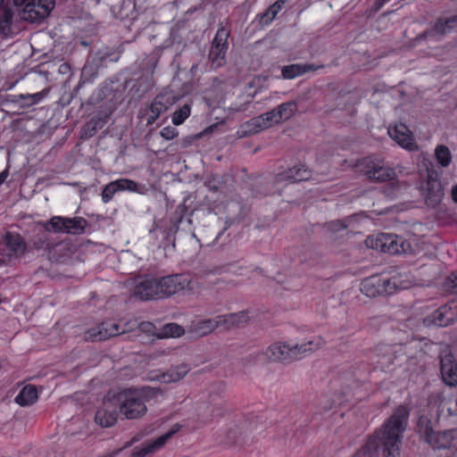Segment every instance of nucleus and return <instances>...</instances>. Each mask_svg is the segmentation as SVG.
<instances>
[{
	"instance_id": "1",
	"label": "nucleus",
	"mask_w": 457,
	"mask_h": 457,
	"mask_svg": "<svg viewBox=\"0 0 457 457\" xmlns=\"http://www.w3.org/2000/svg\"><path fill=\"white\" fill-rule=\"evenodd\" d=\"M409 415L410 410L404 405H399L353 457H378L379 454L381 457H400Z\"/></svg>"
},
{
	"instance_id": "2",
	"label": "nucleus",
	"mask_w": 457,
	"mask_h": 457,
	"mask_svg": "<svg viewBox=\"0 0 457 457\" xmlns=\"http://www.w3.org/2000/svg\"><path fill=\"white\" fill-rule=\"evenodd\" d=\"M157 392L153 387L126 388L120 391L114 395L120 413L128 420L140 419L147 411L145 403Z\"/></svg>"
},
{
	"instance_id": "3",
	"label": "nucleus",
	"mask_w": 457,
	"mask_h": 457,
	"mask_svg": "<svg viewBox=\"0 0 457 457\" xmlns=\"http://www.w3.org/2000/svg\"><path fill=\"white\" fill-rule=\"evenodd\" d=\"M321 345L322 340L320 338H315L293 345L277 342L267 347L264 355L272 361L292 362L306 357L320 349Z\"/></svg>"
},
{
	"instance_id": "4",
	"label": "nucleus",
	"mask_w": 457,
	"mask_h": 457,
	"mask_svg": "<svg viewBox=\"0 0 457 457\" xmlns=\"http://www.w3.org/2000/svg\"><path fill=\"white\" fill-rule=\"evenodd\" d=\"M414 241L406 240L397 235L382 233L375 238L369 237L366 243L368 246L382 253L417 254L420 249L418 244Z\"/></svg>"
},
{
	"instance_id": "5",
	"label": "nucleus",
	"mask_w": 457,
	"mask_h": 457,
	"mask_svg": "<svg viewBox=\"0 0 457 457\" xmlns=\"http://www.w3.org/2000/svg\"><path fill=\"white\" fill-rule=\"evenodd\" d=\"M418 432L434 450L450 449L454 440L455 430L435 431L431 420L420 416L417 422Z\"/></svg>"
},
{
	"instance_id": "6",
	"label": "nucleus",
	"mask_w": 457,
	"mask_h": 457,
	"mask_svg": "<svg viewBox=\"0 0 457 457\" xmlns=\"http://www.w3.org/2000/svg\"><path fill=\"white\" fill-rule=\"evenodd\" d=\"M26 250L27 244L21 235L7 232L0 240V266L21 258Z\"/></svg>"
},
{
	"instance_id": "7",
	"label": "nucleus",
	"mask_w": 457,
	"mask_h": 457,
	"mask_svg": "<svg viewBox=\"0 0 457 457\" xmlns=\"http://www.w3.org/2000/svg\"><path fill=\"white\" fill-rule=\"evenodd\" d=\"M137 320H129L125 323L120 330V325L112 320H104L101 324L91 328L85 333V339L87 341H103L112 337L124 334L137 328Z\"/></svg>"
},
{
	"instance_id": "8",
	"label": "nucleus",
	"mask_w": 457,
	"mask_h": 457,
	"mask_svg": "<svg viewBox=\"0 0 457 457\" xmlns=\"http://www.w3.org/2000/svg\"><path fill=\"white\" fill-rule=\"evenodd\" d=\"M16 6H21V18L31 22L47 17L54 7V0H13Z\"/></svg>"
},
{
	"instance_id": "9",
	"label": "nucleus",
	"mask_w": 457,
	"mask_h": 457,
	"mask_svg": "<svg viewBox=\"0 0 457 457\" xmlns=\"http://www.w3.org/2000/svg\"><path fill=\"white\" fill-rule=\"evenodd\" d=\"M87 221L82 217L65 218L53 217L46 225V229L54 232L80 235L85 232Z\"/></svg>"
},
{
	"instance_id": "10",
	"label": "nucleus",
	"mask_w": 457,
	"mask_h": 457,
	"mask_svg": "<svg viewBox=\"0 0 457 457\" xmlns=\"http://www.w3.org/2000/svg\"><path fill=\"white\" fill-rule=\"evenodd\" d=\"M230 31L221 26L218 29L212 40L209 52V60L214 69L221 67L225 63V55L228 49V38Z\"/></svg>"
},
{
	"instance_id": "11",
	"label": "nucleus",
	"mask_w": 457,
	"mask_h": 457,
	"mask_svg": "<svg viewBox=\"0 0 457 457\" xmlns=\"http://www.w3.org/2000/svg\"><path fill=\"white\" fill-rule=\"evenodd\" d=\"M420 189L427 205L435 207L440 203L443 189L436 171L428 170L427 179L421 182Z\"/></svg>"
},
{
	"instance_id": "12",
	"label": "nucleus",
	"mask_w": 457,
	"mask_h": 457,
	"mask_svg": "<svg viewBox=\"0 0 457 457\" xmlns=\"http://www.w3.org/2000/svg\"><path fill=\"white\" fill-rule=\"evenodd\" d=\"M364 174L373 182H386L393 180L395 177V171L393 168L384 164L383 160L369 159L364 165Z\"/></svg>"
},
{
	"instance_id": "13",
	"label": "nucleus",
	"mask_w": 457,
	"mask_h": 457,
	"mask_svg": "<svg viewBox=\"0 0 457 457\" xmlns=\"http://www.w3.org/2000/svg\"><path fill=\"white\" fill-rule=\"evenodd\" d=\"M395 287V278H381L378 276H372L362 280L361 291L370 297H375L381 294H391L392 287Z\"/></svg>"
},
{
	"instance_id": "14",
	"label": "nucleus",
	"mask_w": 457,
	"mask_h": 457,
	"mask_svg": "<svg viewBox=\"0 0 457 457\" xmlns=\"http://www.w3.org/2000/svg\"><path fill=\"white\" fill-rule=\"evenodd\" d=\"M158 297L170 296L185 289L189 285V280L185 275L176 274L157 278Z\"/></svg>"
},
{
	"instance_id": "15",
	"label": "nucleus",
	"mask_w": 457,
	"mask_h": 457,
	"mask_svg": "<svg viewBox=\"0 0 457 457\" xmlns=\"http://www.w3.org/2000/svg\"><path fill=\"white\" fill-rule=\"evenodd\" d=\"M132 295L142 301L158 299V284L156 278H136L132 282Z\"/></svg>"
},
{
	"instance_id": "16",
	"label": "nucleus",
	"mask_w": 457,
	"mask_h": 457,
	"mask_svg": "<svg viewBox=\"0 0 457 457\" xmlns=\"http://www.w3.org/2000/svg\"><path fill=\"white\" fill-rule=\"evenodd\" d=\"M119 412L115 396L107 397L104 400L103 406L96 413V422L104 428L111 427L116 422Z\"/></svg>"
},
{
	"instance_id": "17",
	"label": "nucleus",
	"mask_w": 457,
	"mask_h": 457,
	"mask_svg": "<svg viewBox=\"0 0 457 457\" xmlns=\"http://www.w3.org/2000/svg\"><path fill=\"white\" fill-rule=\"evenodd\" d=\"M179 227L173 223L169 228H162L155 225L151 230L150 235L155 239V245L162 247L165 251L174 250L175 248V234Z\"/></svg>"
},
{
	"instance_id": "18",
	"label": "nucleus",
	"mask_w": 457,
	"mask_h": 457,
	"mask_svg": "<svg viewBox=\"0 0 457 457\" xmlns=\"http://www.w3.org/2000/svg\"><path fill=\"white\" fill-rule=\"evenodd\" d=\"M440 371L443 381L450 386L457 385V362L448 350L443 351L439 355Z\"/></svg>"
},
{
	"instance_id": "19",
	"label": "nucleus",
	"mask_w": 457,
	"mask_h": 457,
	"mask_svg": "<svg viewBox=\"0 0 457 457\" xmlns=\"http://www.w3.org/2000/svg\"><path fill=\"white\" fill-rule=\"evenodd\" d=\"M455 320V312L452 307L443 305L423 319V324L427 327H446Z\"/></svg>"
},
{
	"instance_id": "20",
	"label": "nucleus",
	"mask_w": 457,
	"mask_h": 457,
	"mask_svg": "<svg viewBox=\"0 0 457 457\" xmlns=\"http://www.w3.org/2000/svg\"><path fill=\"white\" fill-rule=\"evenodd\" d=\"M388 135L394 141L397 142L399 145L405 149L413 150L416 147V144L410 130L403 123L389 127Z\"/></svg>"
},
{
	"instance_id": "21",
	"label": "nucleus",
	"mask_w": 457,
	"mask_h": 457,
	"mask_svg": "<svg viewBox=\"0 0 457 457\" xmlns=\"http://www.w3.org/2000/svg\"><path fill=\"white\" fill-rule=\"evenodd\" d=\"M137 189V184L128 179H120L107 184L102 191V200L104 203L110 202L114 194L118 191L129 190L136 191Z\"/></svg>"
},
{
	"instance_id": "22",
	"label": "nucleus",
	"mask_w": 457,
	"mask_h": 457,
	"mask_svg": "<svg viewBox=\"0 0 457 457\" xmlns=\"http://www.w3.org/2000/svg\"><path fill=\"white\" fill-rule=\"evenodd\" d=\"M180 429V425L175 424L167 433L157 437L153 443L148 444L146 446L134 450L132 455L134 457H145L149 453H154L166 444Z\"/></svg>"
},
{
	"instance_id": "23",
	"label": "nucleus",
	"mask_w": 457,
	"mask_h": 457,
	"mask_svg": "<svg viewBox=\"0 0 457 457\" xmlns=\"http://www.w3.org/2000/svg\"><path fill=\"white\" fill-rule=\"evenodd\" d=\"M223 401L212 399L210 403H203L197 407V413L203 421L207 422L214 418L221 417L223 414Z\"/></svg>"
},
{
	"instance_id": "24",
	"label": "nucleus",
	"mask_w": 457,
	"mask_h": 457,
	"mask_svg": "<svg viewBox=\"0 0 457 457\" xmlns=\"http://www.w3.org/2000/svg\"><path fill=\"white\" fill-rule=\"evenodd\" d=\"M217 328V323L213 319H196L187 326V332L194 337H201L211 334Z\"/></svg>"
},
{
	"instance_id": "25",
	"label": "nucleus",
	"mask_w": 457,
	"mask_h": 457,
	"mask_svg": "<svg viewBox=\"0 0 457 457\" xmlns=\"http://www.w3.org/2000/svg\"><path fill=\"white\" fill-rule=\"evenodd\" d=\"M311 177V171L304 165H296L287 170L278 174L277 179L279 182H300L308 180Z\"/></svg>"
},
{
	"instance_id": "26",
	"label": "nucleus",
	"mask_w": 457,
	"mask_h": 457,
	"mask_svg": "<svg viewBox=\"0 0 457 457\" xmlns=\"http://www.w3.org/2000/svg\"><path fill=\"white\" fill-rule=\"evenodd\" d=\"M320 68H323V65L316 66L309 63H295L283 66L281 73L285 79H293L309 71H317Z\"/></svg>"
},
{
	"instance_id": "27",
	"label": "nucleus",
	"mask_w": 457,
	"mask_h": 457,
	"mask_svg": "<svg viewBox=\"0 0 457 457\" xmlns=\"http://www.w3.org/2000/svg\"><path fill=\"white\" fill-rule=\"evenodd\" d=\"M13 12L5 4V0L0 1V36L7 37L12 31Z\"/></svg>"
},
{
	"instance_id": "28",
	"label": "nucleus",
	"mask_w": 457,
	"mask_h": 457,
	"mask_svg": "<svg viewBox=\"0 0 457 457\" xmlns=\"http://www.w3.org/2000/svg\"><path fill=\"white\" fill-rule=\"evenodd\" d=\"M48 93L47 89L35 94H20L13 96L12 103L19 105L21 108H29L39 103Z\"/></svg>"
},
{
	"instance_id": "29",
	"label": "nucleus",
	"mask_w": 457,
	"mask_h": 457,
	"mask_svg": "<svg viewBox=\"0 0 457 457\" xmlns=\"http://www.w3.org/2000/svg\"><path fill=\"white\" fill-rule=\"evenodd\" d=\"M110 113L100 112L92 117L84 126L83 131L86 137H93L98 129H101L108 121Z\"/></svg>"
},
{
	"instance_id": "30",
	"label": "nucleus",
	"mask_w": 457,
	"mask_h": 457,
	"mask_svg": "<svg viewBox=\"0 0 457 457\" xmlns=\"http://www.w3.org/2000/svg\"><path fill=\"white\" fill-rule=\"evenodd\" d=\"M189 367L186 363H181L176 367L170 368L166 372H163L159 377V379L163 383H173L182 379L189 371Z\"/></svg>"
},
{
	"instance_id": "31",
	"label": "nucleus",
	"mask_w": 457,
	"mask_h": 457,
	"mask_svg": "<svg viewBox=\"0 0 457 457\" xmlns=\"http://www.w3.org/2000/svg\"><path fill=\"white\" fill-rule=\"evenodd\" d=\"M37 399V391L34 386L28 385L22 387L15 397V403L21 406H28L34 403Z\"/></svg>"
},
{
	"instance_id": "32",
	"label": "nucleus",
	"mask_w": 457,
	"mask_h": 457,
	"mask_svg": "<svg viewBox=\"0 0 457 457\" xmlns=\"http://www.w3.org/2000/svg\"><path fill=\"white\" fill-rule=\"evenodd\" d=\"M457 29V15L448 18H439L435 23L432 32L445 35Z\"/></svg>"
},
{
	"instance_id": "33",
	"label": "nucleus",
	"mask_w": 457,
	"mask_h": 457,
	"mask_svg": "<svg viewBox=\"0 0 457 457\" xmlns=\"http://www.w3.org/2000/svg\"><path fill=\"white\" fill-rule=\"evenodd\" d=\"M183 327L177 323H167L159 328L156 332V337L159 339L169 337H179L185 334Z\"/></svg>"
},
{
	"instance_id": "34",
	"label": "nucleus",
	"mask_w": 457,
	"mask_h": 457,
	"mask_svg": "<svg viewBox=\"0 0 457 457\" xmlns=\"http://www.w3.org/2000/svg\"><path fill=\"white\" fill-rule=\"evenodd\" d=\"M262 130H264L262 129V126L258 119V117H254L250 119L249 120L244 122L239 129L237 130V134L238 137H246L252 135H254Z\"/></svg>"
},
{
	"instance_id": "35",
	"label": "nucleus",
	"mask_w": 457,
	"mask_h": 457,
	"mask_svg": "<svg viewBox=\"0 0 457 457\" xmlns=\"http://www.w3.org/2000/svg\"><path fill=\"white\" fill-rule=\"evenodd\" d=\"M285 0H278L269 9L260 15L259 22L262 26L269 25L277 16L278 12L281 10Z\"/></svg>"
},
{
	"instance_id": "36",
	"label": "nucleus",
	"mask_w": 457,
	"mask_h": 457,
	"mask_svg": "<svg viewBox=\"0 0 457 457\" xmlns=\"http://www.w3.org/2000/svg\"><path fill=\"white\" fill-rule=\"evenodd\" d=\"M164 96H156L150 106V115L147 118V124L154 123L161 115L162 112L167 109L164 106Z\"/></svg>"
},
{
	"instance_id": "37",
	"label": "nucleus",
	"mask_w": 457,
	"mask_h": 457,
	"mask_svg": "<svg viewBox=\"0 0 457 457\" xmlns=\"http://www.w3.org/2000/svg\"><path fill=\"white\" fill-rule=\"evenodd\" d=\"M278 113V116L282 120H289L297 111V104L294 101L286 102L279 104L277 108H275Z\"/></svg>"
},
{
	"instance_id": "38",
	"label": "nucleus",
	"mask_w": 457,
	"mask_h": 457,
	"mask_svg": "<svg viewBox=\"0 0 457 457\" xmlns=\"http://www.w3.org/2000/svg\"><path fill=\"white\" fill-rule=\"evenodd\" d=\"M263 129H267L275 124H278L280 120L278 116L276 109H272L270 112H264L257 116Z\"/></svg>"
},
{
	"instance_id": "39",
	"label": "nucleus",
	"mask_w": 457,
	"mask_h": 457,
	"mask_svg": "<svg viewBox=\"0 0 457 457\" xmlns=\"http://www.w3.org/2000/svg\"><path fill=\"white\" fill-rule=\"evenodd\" d=\"M435 155L438 162L443 166L446 167L451 162V153L449 149L445 145H438L435 150Z\"/></svg>"
},
{
	"instance_id": "40",
	"label": "nucleus",
	"mask_w": 457,
	"mask_h": 457,
	"mask_svg": "<svg viewBox=\"0 0 457 457\" xmlns=\"http://www.w3.org/2000/svg\"><path fill=\"white\" fill-rule=\"evenodd\" d=\"M190 105L186 104L179 110H177L172 115V123L174 125L182 124L185 120L190 115Z\"/></svg>"
},
{
	"instance_id": "41",
	"label": "nucleus",
	"mask_w": 457,
	"mask_h": 457,
	"mask_svg": "<svg viewBox=\"0 0 457 457\" xmlns=\"http://www.w3.org/2000/svg\"><path fill=\"white\" fill-rule=\"evenodd\" d=\"M234 328H238L245 326L250 320L247 312H238L231 313Z\"/></svg>"
},
{
	"instance_id": "42",
	"label": "nucleus",
	"mask_w": 457,
	"mask_h": 457,
	"mask_svg": "<svg viewBox=\"0 0 457 457\" xmlns=\"http://www.w3.org/2000/svg\"><path fill=\"white\" fill-rule=\"evenodd\" d=\"M214 320L217 323V328H223L227 330L234 328L231 313L218 315Z\"/></svg>"
},
{
	"instance_id": "43",
	"label": "nucleus",
	"mask_w": 457,
	"mask_h": 457,
	"mask_svg": "<svg viewBox=\"0 0 457 457\" xmlns=\"http://www.w3.org/2000/svg\"><path fill=\"white\" fill-rule=\"evenodd\" d=\"M137 328L142 332L146 333V334H151L156 337V332L158 329L155 328V326L152 322H150V321L139 322V323H137Z\"/></svg>"
},
{
	"instance_id": "44",
	"label": "nucleus",
	"mask_w": 457,
	"mask_h": 457,
	"mask_svg": "<svg viewBox=\"0 0 457 457\" xmlns=\"http://www.w3.org/2000/svg\"><path fill=\"white\" fill-rule=\"evenodd\" d=\"M158 96H164L163 102H164V106L166 107L167 110L170 106L173 105L179 99V96L173 95L171 92H169V91L160 93Z\"/></svg>"
},
{
	"instance_id": "45",
	"label": "nucleus",
	"mask_w": 457,
	"mask_h": 457,
	"mask_svg": "<svg viewBox=\"0 0 457 457\" xmlns=\"http://www.w3.org/2000/svg\"><path fill=\"white\" fill-rule=\"evenodd\" d=\"M160 134L163 138L170 140L175 138L179 133L175 128L167 126L161 130Z\"/></svg>"
},
{
	"instance_id": "46",
	"label": "nucleus",
	"mask_w": 457,
	"mask_h": 457,
	"mask_svg": "<svg viewBox=\"0 0 457 457\" xmlns=\"http://www.w3.org/2000/svg\"><path fill=\"white\" fill-rule=\"evenodd\" d=\"M186 212H187V206H186V203L184 202L177 206L176 211H175L176 220L172 221V224L176 223L177 227H178L179 223L181 222L183 216L185 215Z\"/></svg>"
},
{
	"instance_id": "47",
	"label": "nucleus",
	"mask_w": 457,
	"mask_h": 457,
	"mask_svg": "<svg viewBox=\"0 0 457 457\" xmlns=\"http://www.w3.org/2000/svg\"><path fill=\"white\" fill-rule=\"evenodd\" d=\"M218 178L217 177H213L212 180H209L208 181V187L210 188V190L213 191V192H217L220 189V187L218 185Z\"/></svg>"
},
{
	"instance_id": "48",
	"label": "nucleus",
	"mask_w": 457,
	"mask_h": 457,
	"mask_svg": "<svg viewBox=\"0 0 457 457\" xmlns=\"http://www.w3.org/2000/svg\"><path fill=\"white\" fill-rule=\"evenodd\" d=\"M449 281L453 293L457 294V272L452 274V277L449 278Z\"/></svg>"
},
{
	"instance_id": "49",
	"label": "nucleus",
	"mask_w": 457,
	"mask_h": 457,
	"mask_svg": "<svg viewBox=\"0 0 457 457\" xmlns=\"http://www.w3.org/2000/svg\"><path fill=\"white\" fill-rule=\"evenodd\" d=\"M389 0H375L373 4V9L375 12H378L379 9L383 7V5L388 2Z\"/></svg>"
},
{
	"instance_id": "50",
	"label": "nucleus",
	"mask_w": 457,
	"mask_h": 457,
	"mask_svg": "<svg viewBox=\"0 0 457 457\" xmlns=\"http://www.w3.org/2000/svg\"><path fill=\"white\" fill-rule=\"evenodd\" d=\"M236 430L237 428H234V429H230L228 431V440L231 442V443H237L238 442V439L237 437L236 436Z\"/></svg>"
},
{
	"instance_id": "51",
	"label": "nucleus",
	"mask_w": 457,
	"mask_h": 457,
	"mask_svg": "<svg viewBox=\"0 0 457 457\" xmlns=\"http://www.w3.org/2000/svg\"><path fill=\"white\" fill-rule=\"evenodd\" d=\"M121 451V449H118V450H114V451H112L110 453H106L99 457H114L116 456Z\"/></svg>"
},
{
	"instance_id": "52",
	"label": "nucleus",
	"mask_w": 457,
	"mask_h": 457,
	"mask_svg": "<svg viewBox=\"0 0 457 457\" xmlns=\"http://www.w3.org/2000/svg\"><path fill=\"white\" fill-rule=\"evenodd\" d=\"M8 174H9V173H8V170H4L3 172H1V173H0V185H1L2 183H4V181L5 180V179H6V178H7V176H8Z\"/></svg>"
},
{
	"instance_id": "53",
	"label": "nucleus",
	"mask_w": 457,
	"mask_h": 457,
	"mask_svg": "<svg viewBox=\"0 0 457 457\" xmlns=\"http://www.w3.org/2000/svg\"><path fill=\"white\" fill-rule=\"evenodd\" d=\"M452 197H453V200L455 203H457V185L455 187H453L452 189Z\"/></svg>"
},
{
	"instance_id": "54",
	"label": "nucleus",
	"mask_w": 457,
	"mask_h": 457,
	"mask_svg": "<svg viewBox=\"0 0 457 457\" xmlns=\"http://www.w3.org/2000/svg\"><path fill=\"white\" fill-rule=\"evenodd\" d=\"M81 44H82L83 46H87V44L86 42H84V41H83V42H81Z\"/></svg>"
},
{
	"instance_id": "55",
	"label": "nucleus",
	"mask_w": 457,
	"mask_h": 457,
	"mask_svg": "<svg viewBox=\"0 0 457 457\" xmlns=\"http://www.w3.org/2000/svg\"><path fill=\"white\" fill-rule=\"evenodd\" d=\"M220 270V268H219V269H217V270H215V272L219 273Z\"/></svg>"
}]
</instances>
